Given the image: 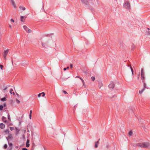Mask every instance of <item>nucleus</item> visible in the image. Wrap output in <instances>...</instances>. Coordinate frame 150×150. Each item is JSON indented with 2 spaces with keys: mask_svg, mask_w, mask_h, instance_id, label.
Here are the masks:
<instances>
[{
  "mask_svg": "<svg viewBox=\"0 0 150 150\" xmlns=\"http://www.w3.org/2000/svg\"><path fill=\"white\" fill-rule=\"evenodd\" d=\"M8 145H9V146H12V144L11 143H9L8 142Z\"/></svg>",
  "mask_w": 150,
  "mask_h": 150,
  "instance_id": "nucleus-38",
  "label": "nucleus"
},
{
  "mask_svg": "<svg viewBox=\"0 0 150 150\" xmlns=\"http://www.w3.org/2000/svg\"><path fill=\"white\" fill-rule=\"evenodd\" d=\"M100 139H98V141H100Z\"/></svg>",
  "mask_w": 150,
  "mask_h": 150,
  "instance_id": "nucleus-55",
  "label": "nucleus"
},
{
  "mask_svg": "<svg viewBox=\"0 0 150 150\" xmlns=\"http://www.w3.org/2000/svg\"><path fill=\"white\" fill-rule=\"evenodd\" d=\"M22 150H28L26 148H23L22 149Z\"/></svg>",
  "mask_w": 150,
  "mask_h": 150,
  "instance_id": "nucleus-39",
  "label": "nucleus"
},
{
  "mask_svg": "<svg viewBox=\"0 0 150 150\" xmlns=\"http://www.w3.org/2000/svg\"><path fill=\"white\" fill-rule=\"evenodd\" d=\"M16 94H17V96H18V94L17 93H16Z\"/></svg>",
  "mask_w": 150,
  "mask_h": 150,
  "instance_id": "nucleus-54",
  "label": "nucleus"
},
{
  "mask_svg": "<svg viewBox=\"0 0 150 150\" xmlns=\"http://www.w3.org/2000/svg\"><path fill=\"white\" fill-rule=\"evenodd\" d=\"M70 67L71 68H72L73 67V64H70Z\"/></svg>",
  "mask_w": 150,
  "mask_h": 150,
  "instance_id": "nucleus-41",
  "label": "nucleus"
},
{
  "mask_svg": "<svg viewBox=\"0 0 150 150\" xmlns=\"http://www.w3.org/2000/svg\"><path fill=\"white\" fill-rule=\"evenodd\" d=\"M6 98L5 97H4V98H1V100L2 101H6Z\"/></svg>",
  "mask_w": 150,
  "mask_h": 150,
  "instance_id": "nucleus-20",
  "label": "nucleus"
},
{
  "mask_svg": "<svg viewBox=\"0 0 150 150\" xmlns=\"http://www.w3.org/2000/svg\"><path fill=\"white\" fill-rule=\"evenodd\" d=\"M85 6L87 7L88 4V0H81Z\"/></svg>",
  "mask_w": 150,
  "mask_h": 150,
  "instance_id": "nucleus-5",
  "label": "nucleus"
},
{
  "mask_svg": "<svg viewBox=\"0 0 150 150\" xmlns=\"http://www.w3.org/2000/svg\"><path fill=\"white\" fill-rule=\"evenodd\" d=\"M12 138H13V137H12V135L11 134H9V135L8 136V137H6V139L8 142V139H11Z\"/></svg>",
  "mask_w": 150,
  "mask_h": 150,
  "instance_id": "nucleus-8",
  "label": "nucleus"
},
{
  "mask_svg": "<svg viewBox=\"0 0 150 150\" xmlns=\"http://www.w3.org/2000/svg\"><path fill=\"white\" fill-rule=\"evenodd\" d=\"M5 132L6 133H9V130H6L5 131Z\"/></svg>",
  "mask_w": 150,
  "mask_h": 150,
  "instance_id": "nucleus-37",
  "label": "nucleus"
},
{
  "mask_svg": "<svg viewBox=\"0 0 150 150\" xmlns=\"http://www.w3.org/2000/svg\"><path fill=\"white\" fill-rule=\"evenodd\" d=\"M20 9H22L23 11H24L25 9V7L20 6L19 7Z\"/></svg>",
  "mask_w": 150,
  "mask_h": 150,
  "instance_id": "nucleus-15",
  "label": "nucleus"
},
{
  "mask_svg": "<svg viewBox=\"0 0 150 150\" xmlns=\"http://www.w3.org/2000/svg\"><path fill=\"white\" fill-rule=\"evenodd\" d=\"M3 65H0V67L1 69L2 70H3Z\"/></svg>",
  "mask_w": 150,
  "mask_h": 150,
  "instance_id": "nucleus-33",
  "label": "nucleus"
},
{
  "mask_svg": "<svg viewBox=\"0 0 150 150\" xmlns=\"http://www.w3.org/2000/svg\"><path fill=\"white\" fill-rule=\"evenodd\" d=\"M136 146L141 148H148L150 147V143L148 142L139 143L137 144Z\"/></svg>",
  "mask_w": 150,
  "mask_h": 150,
  "instance_id": "nucleus-1",
  "label": "nucleus"
},
{
  "mask_svg": "<svg viewBox=\"0 0 150 150\" xmlns=\"http://www.w3.org/2000/svg\"><path fill=\"white\" fill-rule=\"evenodd\" d=\"M8 52H9V50L8 49H7L6 50H4V54H3V57H4V59H6V56L7 55Z\"/></svg>",
  "mask_w": 150,
  "mask_h": 150,
  "instance_id": "nucleus-4",
  "label": "nucleus"
},
{
  "mask_svg": "<svg viewBox=\"0 0 150 150\" xmlns=\"http://www.w3.org/2000/svg\"><path fill=\"white\" fill-rule=\"evenodd\" d=\"M97 142V144H98L99 143V141H98L97 142Z\"/></svg>",
  "mask_w": 150,
  "mask_h": 150,
  "instance_id": "nucleus-48",
  "label": "nucleus"
},
{
  "mask_svg": "<svg viewBox=\"0 0 150 150\" xmlns=\"http://www.w3.org/2000/svg\"><path fill=\"white\" fill-rule=\"evenodd\" d=\"M31 30L30 29H28V30L27 31V32L28 33H31Z\"/></svg>",
  "mask_w": 150,
  "mask_h": 150,
  "instance_id": "nucleus-25",
  "label": "nucleus"
},
{
  "mask_svg": "<svg viewBox=\"0 0 150 150\" xmlns=\"http://www.w3.org/2000/svg\"><path fill=\"white\" fill-rule=\"evenodd\" d=\"M63 92L64 93V94H67V92H66V91H63Z\"/></svg>",
  "mask_w": 150,
  "mask_h": 150,
  "instance_id": "nucleus-42",
  "label": "nucleus"
},
{
  "mask_svg": "<svg viewBox=\"0 0 150 150\" xmlns=\"http://www.w3.org/2000/svg\"><path fill=\"white\" fill-rule=\"evenodd\" d=\"M9 27L10 28H11L12 26L11 25H9Z\"/></svg>",
  "mask_w": 150,
  "mask_h": 150,
  "instance_id": "nucleus-44",
  "label": "nucleus"
},
{
  "mask_svg": "<svg viewBox=\"0 0 150 150\" xmlns=\"http://www.w3.org/2000/svg\"><path fill=\"white\" fill-rule=\"evenodd\" d=\"M16 101L18 103H20V101L17 99H16Z\"/></svg>",
  "mask_w": 150,
  "mask_h": 150,
  "instance_id": "nucleus-30",
  "label": "nucleus"
},
{
  "mask_svg": "<svg viewBox=\"0 0 150 150\" xmlns=\"http://www.w3.org/2000/svg\"><path fill=\"white\" fill-rule=\"evenodd\" d=\"M69 67H67V69H69Z\"/></svg>",
  "mask_w": 150,
  "mask_h": 150,
  "instance_id": "nucleus-50",
  "label": "nucleus"
},
{
  "mask_svg": "<svg viewBox=\"0 0 150 150\" xmlns=\"http://www.w3.org/2000/svg\"><path fill=\"white\" fill-rule=\"evenodd\" d=\"M135 47V46L133 44H132L131 45V50H133Z\"/></svg>",
  "mask_w": 150,
  "mask_h": 150,
  "instance_id": "nucleus-18",
  "label": "nucleus"
},
{
  "mask_svg": "<svg viewBox=\"0 0 150 150\" xmlns=\"http://www.w3.org/2000/svg\"><path fill=\"white\" fill-rule=\"evenodd\" d=\"M99 87L100 89L101 87L103 86V84L101 81H99L98 83Z\"/></svg>",
  "mask_w": 150,
  "mask_h": 150,
  "instance_id": "nucleus-10",
  "label": "nucleus"
},
{
  "mask_svg": "<svg viewBox=\"0 0 150 150\" xmlns=\"http://www.w3.org/2000/svg\"><path fill=\"white\" fill-rule=\"evenodd\" d=\"M127 66L128 67H130V69L131 70V71H132V75L133 76V75H134V73H133L134 71H133V69L132 67H131V66H129V65H127Z\"/></svg>",
  "mask_w": 150,
  "mask_h": 150,
  "instance_id": "nucleus-13",
  "label": "nucleus"
},
{
  "mask_svg": "<svg viewBox=\"0 0 150 150\" xmlns=\"http://www.w3.org/2000/svg\"><path fill=\"white\" fill-rule=\"evenodd\" d=\"M7 88H5L4 89V90H6Z\"/></svg>",
  "mask_w": 150,
  "mask_h": 150,
  "instance_id": "nucleus-49",
  "label": "nucleus"
},
{
  "mask_svg": "<svg viewBox=\"0 0 150 150\" xmlns=\"http://www.w3.org/2000/svg\"><path fill=\"white\" fill-rule=\"evenodd\" d=\"M29 141L28 139H27L26 142V146L27 147H29L30 144H29Z\"/></svg>",
  "mask_w": 150,
  "mask_h": 150,
  "instance_id": "nucleus-12",
  "label": "nucleus"
},
{
  "mask_svg": "<svg viewBox=\"0 0 150 150\" xmlns=\"http://www.w3.org/2000/svg\"><path fill=\"white\" fill-rule=\"evenodd\" d=\"M95 147H96V148L98 146V144H97V142H95Z\"/></svg>",
  "mask_w": 150,
  "mask_h": 150,
  "instance_id": "nucleus-24",
  "label": "nucleus"
},
{
  "mask_svg": "<svg viewBox=\"0 0 150 150\" xmlns=\"http://www.w3.org/2000/svg\"><path fill=\"white\" fill-rule=\"evenodd\" d=\"M10 21L11 22H12L13 23H14L15 22L14 20L13 19H11Z\"/></svg>",
  "mask_w": 150,
  "mask_h": 150,
  "instance_id": "nucleus-32",
  "label": "nucleus"
},
{
  "mask_svg": "<svg viewBox=\"0 0 150 150\" xmlns=\"http://www.w3.org/2000/svg\"><path fill=\"white\" fill-rule=\"evenodd\" d=\"M147 29L148 30H149V28H147Z\"/></svg>",
  "mask_w": 150,
  "mask_h": 150,
  "instance_id": "nucleus-52",
  "label": "nucleus"
},
{
  "mask_svg": "<svg viewBox=\"0 0 150 150\" xmlns=\"http://www.w3.org/2000/svg\"><path fill=\"white\" fill-rule=\"evenodd\" d=\"M12 94H13V95H15V93L14 92H12Z\"/></svg>",
  "mask_w": 150,
  "mask_h": 150,
  "instance_id": "nucleus-47",
  "label": "nucleus"
},
{
  "mask_svg": "<svg viewBox=\"0 0 150 150\" xmlns=\"http://www.w3.org/2000/svg\"><path fill=\"white\" fill-rule=\"evenodd\" d=\"M66 69H67V68H64V71L66 70Z\"/></svg>",
  "mask_w": 150,
  "mask_h": 150,
  "instance_id": "nucleus-46",
  "label": "nucleus"
},
{
  "mask_svg": "<svg viewBox=\"0 0 150 150\" xmlns=\"http://www.w3.org/2000/svg\"><path fill=\"white\" fill-rule=\"evenodd\" d=\"M41 94H42V97H44V96H45V93L44 92H42L41 93Z\"/></svg>",
  "mask_w": 150,
  "mask_h": 150,
  "instance_id": "nucleus-29",
  "label": "nucleus"
},
{
  "mask_svg": "<svg viewBox=\"0 0 150 150\" xmlns=\"http://www.w3.org/2000/svg\"><path fill=\"white\" fill-rule=\"evenodd\" d=\"M31 114H29V118L30 119H31Z\"/></svg>",
  "mask_w": 150,
  "mask_h": 150,
  "instance_id": "nucleus-40",
  "label": "nucleus"
},
{
  "mask_svg": "<svg viewBox=\"0 0 150 150\" xmlns=\"http://www.w3.org/2000/svg\"><path fill=\"white\" fill-rule=\"evenodd\" d=\"M8 119L10 120V121L11 120V118H10V115L9 114H8Z\"/></svg>",
  "mask_w": 150,
  "mask_h": 150,
  "instance_id": "nucleus-26",
  "label": "nucleus"
},
{
  "mask_svg": "<svg viewBox=\"0 0 150 150\" xmlns=\"http://www.w3.org/2000/svg\"><path fill=\"white\" fill-rule=\"evenodd\" d=\"M79 78L81 79L82 81V82H83V83L84 84V81L83 80L81 77H79Z\"/></svg>",
  "mask_w": 150,
  "mask_h": 150,
  "instance_id": "nucleus-34",
  "label": "nucleus"
},
{
  "mask_svg": "<svg viewBox=\"0 0 150 150\" xmlns=\"http://www.w3.org/2000/svg\"><path fill=\"white\" fill-rule=\"evenodd\" d=\"M123 7L125 8L129 9L130 7V4L129 1L125 2L123 4Z\"/></svg>",
  "mask_w": 150,
  "mask_h": 150,
  "instance_id": "nucleus-2",
  "label": "nucleus"
},
{
  "mask_svg": "<svg viewBox=\"0 0 150 150\" xmlns=\"http://www.w3.org/2000/svg\"><path fill=\"white\" fill-rule=\"evenodd\" d=\"M144 90H145L144 88H143L141 91H139V93L140 94L142 93L144 91Z\"/></svg>",
  "mask_w": 150,
  "mask_h": 150,
  "instance_id": "nucleus-19",
  "label": "nucleus"
},
{
  "mask_svg": "<svg viewBox=\"0 0 150 150\" xmlns=\"http://www.w3.org/2000/svg\"><path fill=\"white\" fill-rule=\"evenodd\" d=\"M139 75L138 76V79H139Z\"/></svg>",
  "mask_w": 150,
  "mask_h": 150,
  "instance_id": "nucleus-53",
  "label": "nucleus"
},
{
  "mask_svg": "<svg viewBox=\"0 0 150 150\" xmlns=\"http://www.w3.org/2000/svg\"><path fill=\"white\" fill-rule=\"evenodd\" d=\"M13 91V90L12 89H10V93L11 94H12V91Z\"/></svg>",
  "mask_w": 150,
  "mask_h": 150,
  "instance_id": "nucleus-36",
  "label": "nucleus"
},
{
  "mask_svg": "<svg viewBox=\"0 0 150 150\" xmlns=\"http://www.w3.org/2000/svg\"><path fill=\"white\" fill-rule=\"evenodd\" d=\"M5 127V125L2 123L0 124V127L1 129H3Z\"/></svg>",
  "mask_w": 150,
  "mask_h": 150,
  "instance_id": "nucleus-9",
  "label": "nucleus"
},
{
  "mask_svg": "<svg viewBox=\"0 0 150 150\" xmlns=\"http://www.w3.org/2000/svg\"><path fill=\"white\" fill-rule=\"evenodd\" d=\"M11 0V3L13 7L15 8H17V6H16V5L15 4V3L14 2V0Z\"/></svg>",
  "mask_w": 150,
  "mask_h": 150,
  "instance_id": "nucleus-6",
  "label": "nucleus"
},
{
  "mask_svg": "<svg viewBox=\"0 0 150 150\" xmlns=\"http://www.w3.org/2000/svg\"><path fill=\"white\" fill-rule=\"evenodd\" d=\"M42 46L44 47L47 48V47H48V45L47 44V43H42Z\"/></svg>",
  "mask_w": 150,
  "mask_h": 150,
  "instance_id": "nucleus-7",
  "label": "nucleus"
},
{
  "mask_svg": "<svg viewBox=\"0 0 150 150\" xmlns=\"http://www.w3.org/2000/svg\"><path fill=\"white\" fill-rule=\"evenodd\" d=\"M7 147V145L6 144H5L4 146V148L5 149H6Z\"/></svg>",
  "mask_w": 150,
  "mask_h": 150,
  "instance_id": "nucleus-31",
  "label": "nucleus"
},
{
  "mask_svg": "<svg viewBox=\"0 0 150 150\" xmlns=\"http://www.w3.org/2000/svg\"><path fill=\"white\" fill-rule=\"evenodd\" d=\"M2 120L5 122L6 123L7 122V121L6 120V118L4 116L2 117Z\"/></svg>",
  "mask_w": 150,
  "mask_h": 150,
  "instance_id": "nucleus-11",
  "label": "nucleus"
},
{
  "mask_svg": "<svg viewBox=\"0 0 150 150\" xmlns=\"http://www.w3.org/2000/svg\"><path fill=\"white\" fill-rule=\"evenodd\" d=\"M146 84L145 83H144V89H145V88H146Z\"/></svg>",
  "mask_w": 150,
  "mask_h": 150,
  "instance_id": "nucleus-28",
  "label": "nucleus"
},
{
  "mask_svg": "<svg viewBox=\"0 0 150 150\" xmlns=\"http://www.w3.org/2000/svg\"><path fill=\"white\" fill-rule=\"evenodd\" d=\"M141 78L142 80V81H143L144 80V74L141 75Z\"/></svg>",
  "mask_w": 150,
  "mask_h": 150,
  "instance_id": "nucleus-17",
  "label": "nucleus"
},
{
  "mask_svg": "<svg viewBox=\"0 0 150 150\" xmlns=\"http://www.w3.org/2000/svg\"><path fill=\"white\" fill-rule=\"evenodd\" d=\"M23 18H24L23 16H21V21L23 22H24V20H23Z\"/></svg>",
  "mask_w": 150,
  "mask_h": 150,
  "instance_id": "nucleus-22",
  "label": "nucleus"
},
{
  "mask_svg": "<svg viewBox=\"0 0 150 150\" xmlns=\"http://www.w3.org/2000/svg\"><path fill=\"white\" fill-rule=\"evenodd\" d=\"M76 77H78V78H79V77H79V76H76Z\"/></svg>",
  "mask_w": 150,
  "mask_h": 150,
  "instance_id": "nucleus-51",
  "label": "nucleus"
},
{
  "mask_svg": "<svg viewBox=\"0 0 150 150\" xmlns=\"http://www.w3.org/2000/svg\"><path fill=\"white\" fill-rule=\"evenodd\" d=\"M141 75L144 74V73L143 72V69H142L141 72Z\"/></svg>",
  "mask_w": 150,
  "mask_h": 150,
  "instance_id": "nucleus-21",
  "label": "nucleus"
},
{
  "mask_svg": "<svg viewBox=\"0 0 150 150\" xmlns=\"http://www.w3.org/2000/svg\"><path fill=\"white\" fill-rule=\"evenodd\" d=\"M132 132L131 131H130L128 133L129 135L130 136H132Z\"/></svg>",
  "mask_w": 150,
  "mask_h": 150,
  "instance_id": "nucleus-16",
  "label": "nucleus"
},
{
  "mask_svg": "<svg viewBox=\"0 0 150 150\" xmlns=\"http://www.w3.org/2000/svg\"><path fill=\"white\" fill-rule=\"evenodd\" d=\"M4 107L2 105H0V110H2L3 109Z\"/></svg>",
  "mask_w": 150,
  "mask_h": 150,
  "instance_id": "nucleus-23",
  "label": "nucleus"
},
{
  "mask_svg": "<svg viewBox=\"0 0 150 150\" xmlns=\"http://www.w3.org/2000/svg\"><path fill=\"white\" fill-rule=\"evenodd\" d=\"M115 84L112 81H111L108 85V87L110 90H112L115 86Z\"/></svg>",
  "mask_w": 150,
  "mask_h": 150,
  "instance_id": "nucleus-3",
  "label": "nucleus"
},
{
  "mask_svg": "<svg viewBox=\"0 0 150 150\" xmlns=\"http://www.w3.org/2000/svg\"><path fill=\"white\" fill-rule=\"evenodd\" d=\"M4 107H5L6 106V103H4Z\"/></svg>",
  "mask_w": 150,
  "mask_h": 150,
  "instance_id": "nucleus-45",
  "label": "nucleus"
},
{
  "mask_svg": "<svg viewBox=\"0 0 150 150\" xmlns=\"http://www.w3.org/2000/svg\"><path fill=\"white\" fill-rule=\"evenodd\" d=\"M42 94H41V93H40L38 95V98H40L41 97V95Z\"/></svg>",
  "mask_w": 150,
  "mask_h": 150,
  "instance_id": "nucleus-35",
  "label": "nucleus"
},
{
  "mask_svg": "<svg viewBox=\"0 0 150 150\" xmlns=\"http://www.w3.org/2000/svg\"><path fill=\"white\" fill-rule=\"evenodd\" d=\"M91 79L93 81H94L95 79V77L92 76L91 77Z\"/></svg>",
  "mask_w": 150,
  "mask_h": 150,
  "instance_id": "nucleus-27",
  "label": "nucleus"
},
{
  "mask_svg": "<svg viewBox=\"0 0 150 150\" xmlns=\"http://www.w3.org/2000/svg\"><path fill=\"white\" fill-rule=\"evenodd\" d=\"M32 113V111L31 110L30 111V114H29L31 115Z\"/></svg>",
  "mask_w": 150,
  "mask_h": 150,
  "instance_id": "nucleus-43",
  "label": "nucleus"
},
{
  "mask_svg": "<svg viewBox=\"0 0 150 150\" xmlns=\"http://www.w3.org/2000/svg\"><path fill=\"white\" fill-rule=\"evenodd\" d=\"M23 28L26 32L27 31L28 29L27 27L25 25H24L23 26Z\"/></svg>",
  "mask_w": 150,
  "mask_h": 150,
  "instance_id": "nucleus-14",
  "label": "nucleus"
}]
</instances>
